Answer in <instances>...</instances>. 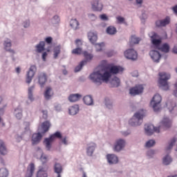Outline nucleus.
I'll use <instances>...</instances> for the list:
<instances>
[{
    "instance_id": "obj_11",
    "label": "nucleus",
    "mask_w": 177,
    "mask_h": 177,
    "mask_svg": "<svg viewBox=\"0 0 177 177\" xmlns=\"http://www.w3.org/2000/svg\"><path fill=\"white\" fill-rule=\"evenodd\" d=\"M91 6L94 12H102V10H103V4L98 0H95L91 3Z\"/></svg>"
},
{
    "instance_id": "obj_5",
    "label": "nucleus",
    "mask_w": 177,
    "mask_h": 177,
    "mask_svg": "<svg viewBox=\"0 0 177 177\" xmlns=\"http://www.w3.org/2000/svg\"><path fill=\"white\" fill-rule=\"evenodd\" d=\"M149 37L151 38V42L154 46L155 49H160L162 39L155 32H151L149 34Z\"/></svg>"
},
{
    "instance_id": "obj_45",
    "label": "nucleus",
    "mask_w": 177,
    "mask_h": 177,
    "mask_svg": "<svg viewBox=\"0 0 177 177\" xmlns=\"http://www.w3.org/2000/svg\"><path fill=\"white\" fill-rule=\"evenodd\" d=\"M60 54V46H57L54 49V59H57V57Z\"/></svg>"
},
{
    "instance_id": "obj_35",
    "label": "nucleus",
    "mask_w": 177,
    "mask_h": 177,
    "mask_svg": "<svg viewBox=\"0 0 177 177\" xmlns=\"http://www.w3.org/2000/svg\"><path fill=\"white\" fill-rule=\"evenodd\" d=\"M23 111H21V109H17L15 110V117L16 118H17V120H21V118H23Z\"/></svg>"
},
{
    "instance_id": "obj_38",
    "label": "nucleus",
    "mask_w": 177,
    "mask_h": 177,
    "mask_svg": "<svg viewBox=\"0 0 177 177\" xmlns=\"http://www.w3.org/2000/svg\"><path fill=\"white\" fill-rule=\"evenodd\" d=\"M53 140V138H50V136L49 138H46L44 140V142L46 143V147L47 150H50L52 141Z\"/></svg>"
},
{
    "instance_id": "obj_60",
    "label": "nucleus",
    "mask_w": 177,
    "mask_h": 177,
    "mask_svg": "<svg viewBox=\"0 0 177 177\" xmlns=\"http://www.w3.org/2000/svg\"><path fill=\"white\" fill-rule=\"evenodd\" d=\"M172 10H173V12H174V13L177 15V6H175L174 7H173Z\"/></svg>"
},
{
    "instance_id": "obj_37",
    "label": "nucleus",
    "mask_w": 177,
    "mask_h": 177,
    "mask_svg": "<svg viewBox=\"0 0 177 177\" xmlns=\"http://www.w3.org/2000/svg\"><path fill=\"white\" fill-rule=\"evenodd\" d=\"M37 150H39V151H40V153L41 154V158H40L41 162H43V164L48 162V157H46V156L44 155V153L42 152V150H41V148L38 147Z\"/></svg>"
},
{
    "instance_id": "obj_1",
    "label": "nucleus",
    "mask_w": 177,
    "mask_h": 177,
    "mask_svg": "<svg viewBox=\"0 0 177 177\" xmlns=\"http://www.w3.org/2000/svg\"><path fill=\"white\" fill-rule=\"evenodd\" d=\"M100 67L102 70H104V73L101 72V71H98L90 75V80L97 85H102V82H109L111 74H118V73H122V71H124V68L113 66L108 64L106 60L101 62ZM106 70H109V71Z\"/></svg>"
},
{
    "instance_id": "obj_28",
    "label": "nucleus",
    "mask_w": 177,
    "mask_h": 177,
    "mask_svg": "<svg viewBox=\"0 0 177 177\" xmlns=\"http://www.w3.org/2000/svg\"><path fill=\"white\" fill-rule=\"evenodd\" d=\"M120 84V78L117 77H113L111 81V86L112 88H118Z\"/></svg>"
},
{
    "instance_id": "obj_9",
    "label": "nucleus",
    "mask_w": 177,
    "mask_h": 177,
    "mask_svg": "<svg viewBox=\"0 0 177 177\" xmlns=\"http://www.w3.org/2000/svg\"><path fill=\"white\" fill-rule=\"evenodd\" d=\"M124 57L129 60H136L138 59V53L133 49H128L124 51Z\"/></svg>"
},
{
    "instance_id": "obj_36",
    "label": "nucleus",
    "mask_w": 177,
    "mask_h": 177,
    "mask_svg": "<svg viewBox=\"0 0 177 177\" xmlns=\"http://www.w3.org/2000/svg\"><path fill=\"white\" fill-rule=\"evenodd\" d=\"M106 32L110 35H114L117 32V29L114 26H109L106 29Z\"/></svg>"
},
{
    "instance_id": "obj_41",
    "label": "nucleus",
    "mask_w": 177,
    "mask_h": 177,
    "mask_svg": "<svg viewBox=\"0 0 177 177\" xmlns=\"http://www.w3.org/2000/svg\"><path fill=\"white\" fill-rule=\"evenodd\" d=\"M176 142H177L176 137L173 138V139L171 140L169 146L167 148V151L171 150V149H172V147H174V145H175V143H176Z\"/></svg>"
},
{
    "instance_id": "obj_30",
    "label": "nucleus",
    "mask_w": 177,
    "mask_h": 177,
    "mask_svg": "<svg viewBox=\"0 0 177 177\" xmlns=\"http://www.w3.org/2000/svg\"><path fill=\"white\" fill-rule=\"evenodd\" d=\"M158 50H161V52H164V53H168L169 52V45L167 43H165L160 46V48L158 49Z\"/></svg>"
},
{
    "instance_id": "obj_12",
    "label": "nucleus",
    "mask_w": 177,
    "mask_h": 177,
    "mask_svg": "<svg viewBox=\"0 0 177 177\" xmlns=\"http://www.w3.org/2000/svg\"><path fill=\"white\" fill-rule=\"evenodd\" d=\"M125 146V141L122 139H119L116 141V143L114 147L115 151H121Z\"/></svg>"
},
{
    "instance_id": "obj_40",
    "label": "nucleus",
    "mask_w": 177,
    "mask_h": 177,
    "mask_svg": "<svg viewBox=\"0 0 177 177\" xmlns=\"http://www.w3.org/2000/svg\"><path fill=\"white\" fill-rule=\"evenodd\" d=\"M9 175V171L6 168H2L0 169V177H8Z\"/></svg>"
},
{
    "instance_id": "obj_16",
    "label": "nucleus",
    "mask_w": 177,
    "mask_h": 177,
    "mask_svg": "<svg viewBox=\"0 0 177 177\" xmlns=\"http://www.w3.org/2000/svg\"><path fill=\"white\" fill-rule=\"evenodd\" d=\"M170 22L169 17H166L163 20H158L156 22V27H165Z\"/></svg>"
},
{
    "instance_id": "obj_19",
    "label": "nucleus",
    "mask_w": 177,
    "mask_h": 177,
    "mask_svg": "<svg viewBox=\"0 0 177 177\" xmlns=\"http://www.w3.org/2000/svg\"><path fill=\"white\" fill-rule=\"evenodd\" d=\"M95 149H96V144L93 142L88 144L86 149L87 155L92 156L93 152L95 151Z\"/></svg>"
},
{
    "instance_id": "obj_22",
    "label": "nucleus",
    "mask_w": 177,
    "mask_h": 177,
    "mask_svg": "<svg viewBox=\"0 0 177 177\" xmlns=\"http://www.w3.org/2000/svg\"><path fill=\"white\" fill-rule=\"evenodd\" d=\"M68 111L71 115H75V114H77L78 111H80V106L75 104L68 109Z\"/></svg>"
},
{
    "instance_id": "obj_10",
    "label": "nucleus",
    "mask_w": 177,
    "mask_h": 177,
    "mask_svg": "<svg viewBox=\"0 0 177 177\" xmlns=\"http://www.w3.org/2000/svg\"><path fill=\"white\" fill-rule=\"evenodd\" d=\"M35 71H37V66L32 65L30 66L29 71L27 73L26 77V83L30 84L31 81H32V78L34 77V75H35Z\"/></svg>"
},
{
    "instance_id": "obj_47",
    "label": "nucleus",
    "mask_w": 177,
    "mask_h": 177,
    "mask_svg": "<svg viewBox=\"0 0 177 177\" xmlns=\"http://www.w3.org/2000/svg\"><path fill=\"white\" fill-rule=\"evenodd\" d=\"M156 145V141L154 140H149L147 142L145 146L146 147H153Z\"/></svg>"
},
{
    "instance_id": "obj_13",
    "label": "nucleus",
    "mask_w": 177,
    "mask_h": 177,
    "mask_svg": "<svg viewBox=\"0 0 177 177\" xmlns=\"http://www.w3.org/2000/svg\"><path fill=\"white\" fill-rule=\"evenodd\" d=\"M149 55L153 62H156V63L160 62V59H161V55L158 51L154 50H151Z\"/></svg>"
},
{
    "instance_id": "obj_27",
    "label": "nucleus",
    "mask_w": 177,
    "mask_h": 177,
    "mask_svg": "<svg viewBox=\"0 0 177 177\" xmlns=\"http://www.w3.org/2000/svg\"><path fill=\"white\" fill-rule=\"evenodd\" d=\"M83 102L87 106H92L93 104V98L91 95H86L84 97Z\"/></svg>"
},
{
    "instance_id": "obj_3",
    "label": "nucleus",
    "mask_w": 177,
    "mask_h": 177,
    "mask_svg": "<svg viewBox=\"0 0 177 177\" xmlns=\"http://www.w3.org/2000/svg\"><path fill=\"white\" fill-rule=\"evenodd\" d=\"M145 116V111L141 110L136 113H135L133 118L129 121V125L131 127H136L137 125H140L143 122V117Z\"/></svg>"
},
{
    "instance_id": "obj_57",
    "label": "nucleus",
    "mask_w": 177,
    "mask_h": 177,
    "mask_svg": "<svg viewBox=\"0 0 177 177\" xmlns=\"http://www.w3.org/2000/svg\"><path fill=\"white\" fill-rule=\"evenodd\" d=\"M42 113H43V117H44L45 119L48 118V111H43Z\"/></svg>"
},
{
    "instance_id": "obj_54",
    "label": "nucleus",
    "mask_w": 177,
    "mask_h": 177,
    "mask_svg": "<svg viewBox=\"0 0 177 177\" xmlns=\"http://www.w3.org/2000/svg\"><path fill=\"white\" fill-rule=\"evenodd\" d=\"M46 56H48V53H46V52L43 53L42 59L44 60V62H46Z\"/></svg>"
},
{
    "instance_id": "obj_7",
    "label": "nucleus",
    "mask_w": 177,
    "mask_h": 177,
    "mask_svg": "<svg viewBox=\"0 0 177 177\" xmlns=\"http://www.w3.org/2000/svg\"><path fill=\"white\" fill-rule=\"evenodd\" d=\"M84 57H85L86 60L82 61L80 64L75 68V73H78V71H81L82 67L88 63V62H91L92 59H93V55L92 54H89L88 52L84 51L83 53Z\"/></svg>"
},
{
    "instance_id": "obj_62",
    "label": "nucleus",
    "mask_w": 177,
    "mask_h": 177,
    "mask_svg": "<svg viewBox=\"0 0 177 177\" xmlns=\"http://www.w3.org/2000/svg\"><path fill=\"white\" fill-rule=\"evenodd\" d=\"M106 56H108V57H111V56H113V52L111 51L109 53H107Z\"/></svg>"
},
{
    "instance_id": "obj_25",
    "label": "nucleus",
    "mask_w": 177,
    "mask_h": 177,
    "mask_svg": "<svg viewBox=\"0 0 177 177\" xmlns=\"http://www.w3.org/2000/svg\"><path fill=\"white\" fill-rule=\"evenodd\" d=\"M81 97H82V95H81V94H71L68 97V100L72 102H78V100H80Z\"/></svg>"
},
{
    "instance_id": "obj_53",
    "label": "nucleus",
    "mask_w": 177,
    "mask_h": 177,
    "mask_svg": "<svg viewBox=\"0 0 177 177\" xmlns=\"http://www.w3.org/2000/svg\"><path fill=\"white\" fill-rule=\"evenodd\" d=\"M52 37H48L46 38V42H47V44H52Z\"/></svg>"
},
{
    "instance_id": "obj_46",
    "label": "nucleus",
    "mask_w": 177,
    "mask_h": 177,
    "mask_svg": "<svg viewBox=\"0 0 177 177\" xmlns=\"http://www.w3.org/2000/svg\"><path fill=\"white\" fill-rule=\"evenodd\" d=\"M104 47V43H100L98 44H95V48H96L97 52H101V50H103Z\"/></svg>"
},
{
    "instance_id": "obj_8",
    "label": "nucleus",
    "mask_w": 177,
    "mask_h": 177,
    "mask_svg": "<svg viewBox=\"0 0 177 177\" xmlns=\"http://www.w3.org/2000/svg\"><path fill=\"white\" fill-rule=\"evenodd\" d=\"M144 89L145 88H143V85L138 84L130 88L129 93L131 96H136V95H140V93H142Z\"/></svg>"
},
{
    "instance_id": "obj_32",
    "label": "nucleus",
    "mask_w": 177,
    "mask_h": 177,
    "mask_svg": "<svg viewBox=\"0 0 177 177\" xmlns=\"http://www.w3.org/2000/svg\"><path fill=\"white\" fill-rule=\"evenodd\" d=\"M37 52L38 53H41V52H44L45 50V41H40L39 44L36 46Z\"/></svg>"
},
{
    "instance_id": "obj_49",
    "label": "nucleus",
    "mask_w": 177,
    "mask_h": 177,
    "mask_svg": "<svg viewBox=\"0 0 177 177\" xmlns=\"http://www.w3.org/2000/svg\"><path fill=\"white\" fill-rule=\"evenodd\" d=\"M75 45L77 48H80V46H82V41H81V39H76Z\"/></svg>"
},
{
    "instance_id": "obj_58",
    "label": "nucleus",
    "mask_w": 177,
    "mask_h": 177,
    "mask_svg": "<svg viewBox=\"0 0 177 177\" xmlns=\"http://www.w3.org/2000/svg\"><path fill=\"white\" fill-rule=\"evenodd\" d=\"M106 107H108V109H111V107H113V104H109V102H107V101H106L105 103Z\"/></svg>"
},
{
    "instance_id": "obj_29",
    "label": "nucleus",
    "mask_w": 177,
    "mask_h": 177,
    "mask_svg": "<svg viewBox=\"0 0 177 177\" xmlns=\"http://www.w3.org/2000/svg\"><path fill=\"white\" fill-rule=\"evenodd\" d=\"M41 128L44 130V133H46L49 129L50 128V122L49 121H46L42 123Z\"/></svg>"
},
{
    "instance_id": "obj_44",
    "label": "nucleus",
    "mask_w": 177,
    "mask_h": 177,
    "mask_svg": "<svg viewBox=\"0 0 177 177\" xmlns=\"http://www.w3.org/2000/svg\"><path fill=\"white\" fill-rule=\"evenodd\" d=\"M32 91H34V86L28 88V99L32 102L34 100V97L32 96Z\"/></svg>"
},
{
    "instance_id": "obj_48",
    "label": "nucleus",
    "mask_w": 177,
    "mask_h": 177,
    "mask_svg": "<svg viewBox=\"0 0 177 177\" xmlns=\"http://www.w3.org/2000/svg\"><path fill=\"white\" fill-rule=\"evenodd\" d=\"M88 19H90L91 21H95L97 17L94 14H88Z\"/></svg>"
},
{
    "instance_id": "obj_51",
    "label": "nucleus",
    "mask_w": 177,
    "mask_h": 177,
    "mask_svg": "<svg viewBox=\"0 0 177 177\" xmlns=\"http://www.w3.org/2000/svg\"><path fill=\"white\" fill-rule=\"evenodd\" d=\"M100 19H101V20H104V21L109 20V17H107V15H106V14L100 15Z\"/></svg>"
},
{
    "instance_id": "obj_2",
    "label": "nucleus",
    "mask_w": 177,
    "mask_h": 177,
    "mask_svg": "<svg viewBox=\"0 0 177 177\" xmlns=\"http://www.w3.org/2000/svg\"><path fill=\"white\" fill-rule=\"evenodd\" d=\"M171 125H172V122L168 118H164L158 127H155L153 124H145V129L146 135L148 136H151L153 135L154 132L156 133H160V131L163 129H168V128H171Z\"/></svg>"
},
{
    "instance_id": "obj_42",
    "label": "nucleus",
    "mask_w": 177,
    "mask_h": 177,
    "mask_svg": "<svg viewBox=\"0 0 177 177\" xmlns=\"http://www.w3.org/2000/svg\"><path fill=\"white\" fill-rule=\"evenodd\" d=\"M82 48L80 47H77L76 48H74L72 50V55H82Z\"/></svg>"
},
{
    "instance_id": "obj_6",
    "label": "nucleus",
    "mask_w": 177,
    "mask_h": 177,
    "mask_svg": "<svg viewBox=\"0 0 177 177\" xmlns=\"http://www.w3.org/2000/svg\"><path fill=\"white\" fill-rule=\"evenodd\" d=\"M162 100V97L160 94H156L152 100L151 101V106H152V109H153L154 111H160L161 109V101Z\"/></svg>"
},
{
    "instance_id": "obj_61",
    "label": "nucleus",
    "mask_w": 177,
    "mask_h": 177,
    "mask_svg": "<svg viewBox=\"0 0 177 177\" xmlns=\"http://www.w3.org/2000/svg\"><path fill=\"white\" fill-rule=\"evenodd\" d=\"M173 53L177 54V45L174 46Z\"/></svg>"
},
{
    "instance_id": "obj_31",
    "label": "nucleus",
    "mask_w": 177,
    "mask_h": 177,
    "mask_svg": "<svg viewBox=\"0 0 177 177\" xmlns=\"http://www.w3.org/2000/svg\"><path fill=\"white\" fill-rule=\"evenodd\" d=\"M70 26L73 30H78L80 28V22H78L77 19H72L70 22Z\"/></svg>"
},
{
    "instance_id": "obj_21",
    "label": "nucleus",
    "mask_w": 177,
    "mask_h": 177,
    "mask_svg": "<svg viewBox=\"0 0 177 177\" xmlns=\"http://www.w3.org/2000/svg\"><path fill=\"white\" fill-rule=\"evenodd\" d=\"M106 158L109 164H117L118 162V157L114 154L107 155Z\"/></svg>"
},
{
    "instance_id": "obj_17",
    "label": "nucleus",
    "mask_w": 177,
    "mask_h": 177,
    "mask_svg": "<svg viewBox=\"0 0 177 177\" xmlns=\"http://www.w3.org/2000/svg\"><path fill=\"white\" fill-rule=\"evenodd\" d=\"M46 81H48L46 74L45 73H40L39 75V84L41 88L45 85Z\"/></svg>"
},
{
    "instance_id": "obj_33",
    "label": "nucleus",
    "mask_w": 177,
    "mask_h": 177,
    "mask_svg": "<svg viewBox=\"0 0 177 177\" xmlns=\"http://www.w3.org/2000/svg\"><path fill=\"white\" fill-rule=\"evenodd\" d=\"M54 171H55V174H62V172L63 171L62 165H60V163L56 162L54 166Z\"/></svg>"
},
{
    "instance_id": "obj_15",
    "label": "nucleus",
    "mask_w": 177,
    "mask_h": 177,
    "mask_svg": "<svg viewBox=\"0 0 177 177\" xmlns=\"http://www.w3.org/2000/svg\"><path fill=\"white\" fill-rule=\"evenodd\" d=\"M41 139H42V135H41L40 133H34L32 137V146L38 145V143H39L41 141Z\"/></svg>"
},
{
    "instance_id": "obj_18",
    "label": "nucleus",
    "mask_w": 177,
    "mask_h": 177,
    "mask_svg": "<svg viewBox=\"0 0 177 177\" xmlns=\"http://www.w3.org/2000/svg\"><path fill=\"white\" fill-rule=\"evenodd\" d=\"M53 90L52 89V87L47 86L46 88V91L44 92V97L46 100H49L53 96Z\"/></svg>"
},
{
    "instance_id": "obj_55",
    "label": "nucleus",
    "mask_w": 177,
    "mask_h": 177,
    "mask_svg": "<svg viewBox=\"0 0 177 177\" xmlns=\"http://www.w3.org/2000/svg\"><path fill=\"white\" fill-rule=\"evenodd\" d=\"M167 107H169V109L173 110V109H174V107H175L176 105H175V104H167Z\"/></svg>"
},
{
    "instance_id": "obj_26",
    "label": "nucleus",
    "mask_w": 177,
    "mask_h": 177,
    "mask_svg": "<svg viewBox=\"0 0 177 177\" xmlns=\"http://www.w3.org/2000/svg\"><path fill=\"white\" fill-rule=\"evenodd\" d=\"M0 154H1V156H6V154H8V149H6L5 142L2 140H0Z\"/></svg>"
},
{
    "instance_id": "obj_43",
    "label": "nucleus",
    "mask_w": 177,
    "mask_h": 177,
    "mask_svg": "<svg viewBox=\"0 0 177 177\" xmlns=\"http://www.w3.org/2000/svg\"><path fill=\"white\" fill-rule=\"evenodd\" d=\"M50 137V139H53V140H54L56 138L57 139H62V133H60V132L59 131H57L54 134L51 135Z\"/></svg>"
},
{
    "instance_id": "obj_39",
    "label": "nucleus",
    "mask_w": 177,
    "mask_h": 177,
    "mask_svg": "<svg viewBox=\"0 0 177 177\" xmlns=\"http://www.w3.org/2000/svg\"><path fill=\"white\" fill-rule=\"evenodd\" d=\"M171 162H172V158H171V156H169V155L166 156L163 158V164L165 165H169V164H171Z\"/></svg>"
},
{
    "instance_id": "obj_63",
    "label": "nucleus",
    "mask_w": 177,
    "mask_h": 177,
    "mask_svg": "<svg viewBox=\"0 0 177 177\" xmlns=\"http://www.w3.org/2000/svg\"><path fill=\"white\" fill-rule=\"evenodd\" d=\"M62 142L64 143V145H67V139L66 138L62 139Z\"/></svg>"
},
{
    "instance_id": "obj_34",
    "label": "nucleus",
    "mask_w": 177,
    "mask_h": 177,
    "mask_svg": "<svg viewBox=\"0 0 177 177\" xmlns=\"http://www.w3.org/2000/svg\"><path fill=\"white\" fill-rule=\"evenodd\" d=\"M139 42H140V38L136 37V36H135V35L131 36V39H130V45L131 46L135 45L136 44H139Z\"/></svg>"
},
{
    "instance_id": "obj_20",
    "label": "nucleus",
    "mask_w": 177,
    "mask_h": 177,
    "mask_svg": "<svg viewBox=\"0 0 177 177\" xmlns=\"http://www.w3.org/2000/svg\"><path fill=\"white\" fill-rule=\"evenodd\" d=\"M4 49H6L8 52H10V53H15V50L10 49V48L12 47V41H10V39H7L5 41H4Z\"/></svg>"
},
{
    "instance_id": "obj_50",
    "label": "nucleus",
    "mask_w": 177,
    "mask_h": 177,
    "mask_svg": "<svg viewBox=\"0 0 177 177\" xmlns=\"http://www.w3.org/2000/svg\"><path fill=\"white\" fill-rule=\"evenodd\" d=\"M116 19H117L118 23H125L124 22L125 19L122 17L119 16V17H117Z\"/></svg>"
},
{
    "instance_id": "obj_52",
    "label": "nucleus",
    "mask_w": 177,
    "mask_h": 177,
    "mask_svg": "<svg viewBox=\"0 0 177 177\" xmlns=\"http://www.w3.org/2000/svg\"><path fill=\"white\" fill-rule=\"evenodd\" d=\"M155 151L153 150H149L147 152V156H149V157H151V156H153V154H155Z\"/></svg>"
},
{
    "instance_id": "obj_24",
    "label": "nucleus",
    "mask_w": 177,
    "mask_h": 177,
    "mask_svg": "<svg viewBox=\"0 0 177 177\" xmlns=\"http://www.w3.org/2000/svg\"><path fill=\"white\" fill-rule=\"evenodd\" d=\"M88 38L90 42H91V44H93V45L94 44H96V41H97V35L93 32H89L88 33Z\"/></svg>"
},
{
    "instance_id": "obj_59",
    "label": "nucleus",
    "mask_w": 177,
    "mask_h": 177,
    "mask_svg": "<svg viewBox=\"0 0 177 177\" xmlns=\"http://www.w3.org/2000/svg\"><path fill=\"white\" fill-rule=\"evenodd\" d=\"M53 19L56 20L57 23H59V21H60V19H59V16H57V15L54 16Z\"/></svg>"
},
{
    "instance_id": "obj_56",
    "label": "nucleus",
    "mask_w": 177,
    "mask_h": 177,
    "mask_svg": "<svg viewBox=\"0 0 177 177\" xmlns=\"http://www.w3.org/2000/svg\"><path fill=\"white\" fill-rule=\"evenodd\" d=\"M29 26H30V21H27L24 23V27L25 28H27V27H28Z\"/></svg>"
},
{
    "instance_id": "obj_4",
    "label": "nucleus",
    "mask_w": 177,
    "mask_h": 177,
    "mask_svg": "<svg viewBox=\"0 0 177 177\" xmlns=\"http://www.w3.org/2000/svg\"><path fill=\"white\" fill-rule=\"evenodd\" d=\"M159 84L163 88L165 91H168L169 86H168V80L171 78V75L165 73V72L159 73Z\"/></svg>"
},
{
    "instance_id": "obj_64",
    "label": "nucleus",
    "mask_w": 177,
    "mask_h": 177,
    "mask_svg": "<svg viewBox=\"0 0 177 177\" xmlns=\"http://www.w3.org/2000/svg\"><path fill=\"white\" fill-rule=\"evenodd\" d=\"M20 71H21L20 67L16 68V73H17V74H20Z\"/></svg>"
},
{
    "instance_id": "obj_14",
    "label": "nucleus",
    "mask_w": 177,
    "mask_h": 177,
    "mask_svg": "<svg viewBox=\"0 0 177 177\" xmlns=\"http://www.w3.org/2000/svg\"><path fill=\"white\" fill-rule=\"evenodd\" d=\"M34 171H35V165L34 163H30L27 167L25 177H32V175H34Z\"/></svg>"
},
{
    "instance_id": "obj_23",
    "label": "nucleus",
    "mask_w": 177,
    "mask_h": 177,
    "mask_svg": "<svg viewBox=\"0 0 177 177\" xmlns=\"http://www.w3.org/2000/svg\"><path fill=\"white\" fill-rule=\"evenodd\" d=\"M46 171H48V167H40L37 171V177H48V173H46Z\"/></svg>"
}]
</instances>
